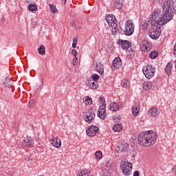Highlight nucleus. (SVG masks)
<instances>
[{"instance_id": "nucleus-1", "label": "nucleus", "mask_w": 176, "mask_h": 176, "mask_svg": "<svg viewBox=\"0 0 176 176\" xmlns=\"http://www.w3.org/2000/svg\"><path fill=\"white\" fill-rule=\"evenodd\" d=\"M164 16L155 24V27L150 28L149 36L151 39H157L160 36V28L167 24L170 20L173 19L174 12L176 10L175 3L174 0H168L164 3L163 5Z\"/></svg>"}, {"instance_id": "nucleus-2", "label": "nucleus", "mask_w": 176, "mask_h": 176, "mask_svg": "<svg viewBox=\"0 0 176 176\" xmlns=\"http://www.w3.org/2000/svg\"><path fill=\"white\" fill-rule=\"evenodd\" d=\"M157 135L153 131H147L146 132L140 133L138 136V142L142 146H151L153 144H156Z\"/></svg>"}, {"instance_id": "nucleus-3", "label": "nucleus", "mask_w": 176, "mask_h": 176, "mask_svg": "<svg viewBox=\"0 0 176 176\" xmlns=\"http://www.w3.org/2000/svg\"><path fill=\"white\" fill-rule=\"evenodd\" d=\"M164 16V10H155L153 14L151 19L147 18L146 21L144 22L142 25V30H151V28L156 27L157 23Z\"/></svg>"}, {"instance_id": "nucleus-4", "label": "nucleus", "mask_w": 176, "mask_h": 176, "mask_svg": "<svg viewBox=\"0 0 176 176\" xmlns=\"http://www.w3.org/2000/svg\"><path fill=\"white\" fill-rule=\"evenodd\" d=\"M106 21L108 23L109 27H111V32L113 35L119 34V26H118V21L116 20V17H115V16L111 14L107 15Z\"/></svg>"}, {"instance_id": "nucleus-5", "label": "nucleus", "mask_w": 176, "mask_h": 176, "mask_svg": "<svg viewBox=\"0 0 176 176\" xmlns=\"http://www.w3.org/2000/svg\"><path fill=\"white\" fill-rule=\"evenodd\" d=\"M120 168L124 174V175L129 176L131 174V170H133V164L129 162L127 160L124 161L122 160L120 164Z\"/></svg>"}, {"instance_id": "nucleus-6", "label": "nucleus", "mask_w": 176, "mask_h": 176, "mask_svg": "<svg viewBox=\"0 0 176 176\" xmlns=\"http://www.w3.org/2000/svg\"><path fill=\"white\" fill-rule=\"evenodd\" d=\"M99 100L101 101L99 110L98 111V116L102 120H104L107 118V103L105 102V98L102 97L99 98Z\"/></svg>"}, {"instance_id": "nucleus-7", "label": "nucleus", "mask_w": 176, "mask_h": 176, "mask_svg": "<svg viewBox=\"0 0 176 176\" xmlns=\"http://www.w3.org/2000/svg\"><path fill=\"white\" fill-rule=\"evenodd\" d=\"M143 72L146 79H152L155 76V72H156V68L152 67L151 65H147L143 68Z\"/></svg>"}, {"instance_id": "nucleus-8", "label": "nucleus", "mask_w": 176, "mask_h": 176, "mask_svg": "<svg viewBox=\"0 0 176 176\" xmlns=\"http://www.w3.org/2000/svg\"><path fill=\"white\" fill-rule=\"evenodd\" d=\"M95 118L96 113H94L93 110L87 109L83 112V119L87 122V123H91Z\"/></svg>"}, {"instance_id": "nucleus-9", "label": "nucleus", "mask_w": 176, "mask_h": 176, "mask_svg": "<svg viewBox=\"0 0 176 176\" xmlns=\"http://www.w3.org/2000/svg\"><path fill=\"white\" fill-rule=\"evenodd\" d=\"M134 23L132 21H127L125 23V30H124V35L130 36L134 34Z\"/></svg>"}, {"instance_id": "nucleus-10", "label": "nucleus", "mask_w": 176, "mask_h": 176, "mask_svg": "<svg viewBox=\"0 0 176 176\" xmlns=\"http://www.w3.org/2000/svg\"><path fill=\"white\" fill-rule=\"evenodd\" d=\"M98 130V127L94 125H91L87 129V135H88V137H94V135H96Z\"/></svg>"}, {"instance_id": "nucleus-11", "label": "nucleus", "mask_w": 176, "mask_h": 176, "mask_svg": "<svg viewBox=\"0 0 176 176\" xmlns=\"http://www.w3.org/2000/svg\"><path fill=\"white\" fill-rule=\"evenodd\" d=\"M118 45H122L121 47L123 50H128L131 46V43L129 41L119 39Z\"/></svg>"}, {"instance_id": "nucleus-12", "label": "nucleus", "mask_w": 176, "mask_h": 176, "mask_svg": "<svg viewBox=\"0 0 176 176\" xmlns=\"http://www.w3.org/2000/svg\"><path fill=\"white\" fill-rule=\"evenodd\" d=\"M122 67V59L120 57L116 58L112 63V69H119Z\"/></svg>"}, {"instance_id": "nucleus-13", "label": "nucleus", "mask_w": 176, "mask_h": 176, "mask_svg": "<svg viewBox=\"0 0 176 176\" xmlns=\"http://www.w3.org/2000/svg\"><path fill=\"white\" fill-rule=\"evenodd\" d=\"M141 47L142 50H144V52H149L151 47H152V44H151L148 40H143L141 42Z\"/></svg>"}, {"instance_id": "nucleus-14", "label": "nucleus", "mask_w": 176, "mask_h": 176, "mask_svg": "<svg viewBox=\"0 0 176 176\" xmlns=\"http://www.w3.org/2000/svg\"><path fill=\"white\" fill-rule=\"evenodd\" d=\"M159 109L156 107H152L148 110V114L152 118H157V116H159Z\"/></svg>"}, {"instance_id": "nucleus-15", "label": "nucleus", "mask_w": 176, "mask_h": 176, "mask_svg": "<svg viewBox=\"0 0 176 176\" xmlns=\"http://www.w3.org/2000/svg\"><path fill=\"white\" fill-rule=\"evenodd\" d=\"M52 141V144L54 148H61V140L58 138H55L54 139L51 140Z\"/></svg>"}, {"instance_id": "nucleus-16", "label": "nucleus", "mask_w": 176, "mask_h": 176, "mask_svg": "<svg viewBox=\"0 0 176 176\" xmlns=\"http://www.w3.org/2000/svg\"><path fill=\"white\" fill-rule=\"evenodd\" d=\"M96 68L98 74H100V75H102V74H104V65H102L101 62L96 63Z\"/></svg>"}, {"instance_id": "nucleus-17", "label": "nucleus", "mask_w": 176, "mask_h": 176, "mask_svg": "<svg viewBox=\"0 0 176 176\" xmlns=\"http://www.w3.org/2000/svg\"><path fill=\"white\" fill-rule=\"evenodd\" d=\"M23 144L25 145V146H28V148H31V146L34 145V140L27 138L23 140Z\"/></svg>"}, {"instance_id": "nucleus-18", "label": "nucleus", "mask_w": 176, "mask_h": 176, "mask_svg": "<svg viewBox=\"0 0 176 176\" xmlns=\"http://www.w3.org/2000/svg\"><path fill=\"white\" fill-rule=\"evenodd\" d=\"M110 111H113V112H116V111H119V104L116 102H111L109 107Z\"/></svg>"}, {"instance_id": "nucleus-19", "label": "nucleus", "mask_w": 176, "mask_h": 176, "mask_svg": "<svg viewBox=\"0 0 176 176\" xmlns=\"http://www.w3.org/2000/svg\"><path fill=\"white\" fill-rule=\"evenodd\" d=\"M152 83L151 81H146L143 83V89L146 90V91H149L152 89Z\"/></svg>"}, {"instance_id": "nucleus-20", "label": "nucleus", "mask_w": 176, "mask_h": 176, "mask_svg": "<svg viewBox=\"0 0 176 176\" xmlns=\"http://www.w3.org/2000/svg\"><path fill=\"white\" fill-rule=\"evenodd\" d=\"M173 69V63H168L165 67V72L168 76L171 75V70Z\"/></svg>"}, {"instance_id": "nucleus-21", "label": "nucleus", "mask_w": 176, "mask_h": 176, "mask_svg": "<svg viewBox=\"0 0 176 176\" xmlns=\"http://www.w3.org/2000/svg\"><path fill=\"white\" fill-rule=\"evenodd\" d=\"M89 87H90L92 90H96L98 88V82H94L93 80H90L88 84Z\"/></svg>"}, {"instance_id": "nucleus-22", "label": "nucleus", "mask_w": 176, "mask_h": 176, "mask_svg": "<svg viewBox=\"0 0 176 176\" xmlns=\"http://www.w3.org/2000/svg\"><path fill=\"white\" fill-rule=\"evenodd\" d=\"M114 6L116 9H122L123 8V1L122 0H115Z\"/></svg>"}, {"instance_id": "nucleus-23", "label": "nucleus", "mask_w": 176, "mask_h": 176, "mask_svg": "<svg viewBox=\"0 0 176 176\" xmlns=\"http://www.w3.org/2000/svg\"><path fill=\"white\" fill-rule=\"evenodd\" d=\"M83 101L86 105H91L93 104V99L89 96L85 97Z\"/></svg>"}, {"instance_id": "nucleus-24", "label": "nucleus", "mask_w": 176, "mask_h": 176, "mask_svg": "<svg viewBox=\"0 0 176 176\" xmlns=\"http://www.w3.org/2000/svg\"><path fill=\"white\" fill-rule=\"evenodd\" d=\"M139 113H140V107L137 105L133 106L132 107V113L133 116H138Z\"/></svg>"}, {"instance_id": "nucleus-25", "label": "nucleus", "mask_w": 176, "mask_h": 176, "mask_svg": "<svg viewBox=\"0 0 176 176\" xmlns=\"http://www.w3.org/2000/svg\"><path fill=\"white\" fill-rule=\"evenodd\" d=\"M12 82H13V81L10 79V77H8L6 78L4 85H5L6 87H12Z\"/></svg>"}, {"instance_id": "nucleus-26", "label": "nucleus", "mask_w": 176, "mask_h": 176, "mask_svg": "<svg viewBox=\"0 0 176 176\" xmlns=\"http://www.w3.org/2000/svg\"><path fill=\"white\" fill-rule=\"evenodd\" d=\"M113 131H116L117 133H119L122 131V124H116L113 127Z\"/></svg>"}, {"instance_id": "nucleus-27", "label": "nucleus", "mask_w": 176, "mask_h": 176, "mask_svg": "<svg viewBox=\"0 0 176 176\" xmlns=\"http://www.w3.org/2000/svg\"><path fill=\"white\" fill-rule=\"evenodd\" d=\"M49 8H50L52 13H55V14L58 13V10H57V8L56 7V6H54L53 4H50Z\"/></svg>"}, {"instance_id": "nucleus-28", "label": "nucleus", "mask_w": 176, "mask_h": 176, "mask_svg": "<svg viewBox=\"0 0 176 176\" xmlns=\"http://www.w3.org/2000/svg\"><path fill=\"white\" fill-rule=\"evenodd\" d=\"M78 176H91V175L87 170H81L78 172Z\"/></svg>"}, {"instance_id": "nucleus-29", "label": "nucleus", "mask_w": 176, "mask_h": 176, "mask_svg": "<svg viewBox=\"0 0 176 176\" xmlns=\"http://www.w3.org/2000/svg\"><path fill=\"white\" fill-rule=\"evenodd\" d=\"M28 9L30 12H36V10H38V7L35 4H30Z\"/></svg>"}, {"instance_id": "nucleus-30", "label": "nucleus", "mask_w": 176, "mask_h": 176, "mask_svg": "<svg viewBox=\"0 0 176 176\" xmlns=\"http://www.w3.org/2000/svg\"><path fill=\"white\" fill-rule=\"evenodd\" d=\"M121 85H122V87L127 89V87H129V86H130V81L129 80H124L121 82Z\"/></svg>"}, {"instance_id": "nucleus-31", "label": "nucleus", "mask_w": 176, "mask_h": 176, "mask_svg": "<svg viewBox=\"0 0 176 176\" xmlns=\"http://www.w3.org/2000/svg\"><path fill=\"white\" fill-rule=\"evenodd\" d=\"M129 146L127 144H122L121 145V151L122 152H126V151H129Z\"/></svg>"}, {"instance_id": "nucleus-32", "label": "nucleus", "mask_w": 176, "mask_h": 176, "mask_svg": "<svg viewBox=\"0 0 176 176\" xmlns=\"http://www.w3.org/2000/svg\"><path fill=\"white\" fill-rule=\"evenodd\" d=\"M45 46L41 45L40 47L38 49V52L39 54H41V56H44L45 52Z\"/></svg>"}, {"instance_id": "nucleus-33", "label": "nucleus", "mask_w": 176, "mask_h": 176, "mask_svg": "<svg viewBox=\"0 0 176 176\" xmlns=\"http://www.w3.org/2000/svg\"><path fill=\"white\" fill-rule=\"evenodd\" d=\"M157 56H158L157 52H155V51L151 52L149 54L150 58H156Z\"/></svg>"}, {"instance_id": "nucleus-34", "label": "nucleus", "mask_w": 176, "mask_h": 176, "mask_svg": "<svg viewBox=\"0 0 176 176\" xmlns=\"http://www.w3.org/2000/svg\"><path fill=\"white\" fill-rule=\"evenodd\" d=\"M96 159H101L102 157V152L101 151H98L95 153Z\"/></svg>"}, {"instance_id": "nucleus-35", "label": "nucleus", "mask_w": 176, "mask_h": 176, "mask_svg": "<svg viewBox=\"0 0 176 176\" xmlns=\"http://www.w3.org/2000/svg\"><path fill=\"white\" fill-rule=\"evenodd\" d=\"M92 78V80H94V82H97L98 80V79H100V76H98V74H93L91 76Z\"/></svg>"}, {"instance_id": "nucleus-36", "label": "nucleus", "mask_w": 176, "mask_h": 176, "mask_svg": "<svg viewBox=\"0 0 176 176\" xmlns=\"http://www.w3.org/2000/svg\"><path fill=\"white\" fill-rule=\"evenodd\" d=\"M34 105H35V100H30L28 104V108H34Z\"/></svg>"}, {"instance_id": "nucleus-37", "label": "nucleus", "mask_w": 176, "mask_h": 176, "mask_svg": "<svg viewBox=\"0 0 176 176\" xmlns=\"http://www.w3.org/2000/svg\"><path fill=\"white\" fill-rule=\"evenodd\" d=\"M72 64L74 67L78 65V57L77 56H74V58H73Z\"/></svg>"}, {"instance_id": "nucleus-38", "label": "nucleus", "mask_w": 176, "mask_h": 176, "mask_svg": "<svg viewBox=\"0 0 176 176\" xmlns=\"http://www.w3.org/2000/svg\"><path fill=\"white\" fill-rule=\"evenodd\" d=\"M72 54L74 56V57H77L76 56H78V52L76 49L72 50Z\"/></svg>"}, {"instance_id": "nucleus-39", "label": "nucleus", "mask_w": 176, "mask_h": 176, "mask_svg": "<svg viewBox=\"0 0 176 176\" xmlns=\"http://www.w3.org/2000/svg\"><path fill=\"white\" fill-rule=\"evenodd\" d=\"M70 25L71 27H72V28H74V30H76V24L72 23Z\"/></svg>"}, {"instance_id": "nucleus-40", "label": "nucleus", "mask_w": 176, "mask_h": 176, "mask_svg": "<svg viewBox=\"0 0 176 176\" xmlns=\"http://www.w3.org/2000/svg\"><path fill=\"white\" fill-rule=\"evenodd\" d=\"M133 176H140V172L135 170L133 173Z\"/></svg>"}, {"instance_id": "nucleus-41", "label": "nucleus", "mask_w": 176, "mask_h": 176, "mask_svg": "<svg viewBox=\"0 0 176 176\" xmlns=\"http://www.w3.org/2000/svg\"><path fill=\"white\" fill-rule=\"evenodd\" d=\"M77 45H78V43H72V47H74L75 49V47H76Z\"/></svg>"}, {"instance_id": "nucleus-42", "label": "nucleus", "mask_w": 176, "mask_h": 176, "mask_svg": "<svg viewBox=\"0 0 176 176\" xmlns=\"http://www.w3.org/2000/svg\"><path fill=\"white\" fill-rule=\"evenodd\" d=\"M78 43V39L77 38H73V43Z\"/></svg>"}, {"instance_id": "nucleus-43", "label": "nucleus", "mask_w": 176, "mask_h": 176, "mask_svg": "<svg viewBox=\"0 0 176 176\" xmlns=\"http://www.w3.org/2000/svg\"><path fill=\"white\" fill-rule=\"evenodd\" d=\"M61 1V3L63 4V5H65V3H67V0H60Z\"/></svg>"}, {"instance_id": "nucleus-44", "label": "nucleus", "mask_w": 176, "mask_h": 176, "mask_svg": "<svg viewBox=\"0 0 176 176\" xmlns=\"http://www.w3.org/2000/svg\"><path fill=\"white\" fill-rule=\"evenodd\" d=\"M173 51H174L175 54H176V43L175 44V46H174V48H173Z\"/></svg>"}, {"instance_id": "nucleus-45", "label": "nucleus", "mask_w": 176, "mask_h": 176, "mask_svg": "<svg viewBox=\"0 0 176 176\" xmlns=\"http://www.w3.org/2000/svg\"><path fill=\"white\" fill-rule=\"evenodd\" d=\"M26 2L28 3H31V2H32V0H26Z\"/></svg>"}]
</instances>
